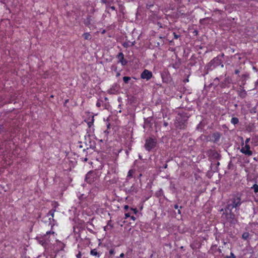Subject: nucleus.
Segmentation results:
<instances>
[{
  "label": "nucleus",
  "instance_id": "f257e3e1",
  "mask_svg": "<svg viewBox=\"0 0 258 258\" xmlns=\"http://www.w3.org/2000/svg\"><path fill=\"white\" fill-rule=\"evenodd\" d=\"M56 234L54 232L48 231L43 236L37 237V240L44 247L52 244L53 241H56L59 244H61L60 241L56 240Z\"/></svg>",
  "mask_w": 258,
  "mask_h": 258
},
{
  "label": "nucleus",
  "instance_id": "f03ea898",
  "mask_svg": "<svg viewBox=\"0 0 258 258\" xmlns=\"http://www.w3.org/2000/svg\"><path fill=\"white\" fill-rule=\"evenodd\" d=\"M241 205L240 197L238 195H234L228 201L226 211L227 213L229 211L231 213L232 209L236 208Z\"/></svg>",
  "mask_w": 258,
  "mask_h": 258
},
{
  "label": "nucleus",
  "instance_id": "7ed1b4c3",
  "mask_svg": "<svg viewBox=\"0 0 258 258\" xmlns=\"http://www.w3.org/2000/svg\"><path fill=\"white\" fill-rule=\"evenodd\" d=\"M97 177L95 171H90L86 175V181L91 184L97 179Z\"/></svg>",
  "mask_w": 258,
  "mask_h": 258
},
{
  "label": "nucleus",
  "instance_id": "20e7f679",
  "mask_svg": "<svg viewBox=\"0 0 258 258\" xmlns=\"http://www.w3.org/2000/svg\"><path fill=\"white\" fill-rule=\"evenodd\" d=\"M241 146L242 147L241 149H240V152L248 156L252 155V152L250 150V146L249 145H244V143H242Z\"/></svg>",
  "mask_w": 258,
  "mask_h": 258
},
{
  "label": "nucleus",
  "instance_id": "39448f33",
  "mask_svg": "<svg viewBox=\"0 0 258 258\" xmlns=\"http://www.w3.org/2000/svg\"><path fill=\"white\" fill-rule=\"evenodd\" d=\"M156 145V141L154 139L150 138L147 139L145 145L147 150L150 151L153 149Z\"/></svg>",
  "mask_w": 258,
  "mask_h": 258
},
{
  "label": "nucleus",
  "instance_id": "423d86ee",
  "mask_svg": "<svg viewBox=\"0 0 258 258\" xmlns=\"http://www.w3.org/2000/svg\"><path fill=\"white\" fill-rule=\"evenodd\" d=\"M153 76L152 73L148 70H145L141 74V77L147 81L150 80Z\"/></svg>",
  "mask_w": 258,
  "mask_h": 258
},
{
  "label": "nucleus",
  "instance_id": "0eeeda50",
  "mask_svg": "<svg viewBox=\"0 0 258 258\" xmlns=\"http://www.w3.org/2000/svg\"><path fill=\"white\" fill-rule=\"evenodd\" d=\"M117 58L119 60V62L121 63L122 66H124L126 64V61L124 59V55L122 52H120L117 55Z\"/></svg>",
  "mask_w": 258,
  "mask_h": 258
},
{
  "label": "nucleus",
  "instance_id": "6e6552de",
  "mask_svg": "<svg viewBox=\"0 0 258 258\" xmlns=\"http://www.w3.org/2000/svg\"><path fill=\"white\" fill-rule=\"evenodd\" d=\"M90 254L97 257H99L100 256V254L97 251L96 249L91 250L90 251Z\"/></svg>",
  "mask_w": 258,
  "mask_h": 258
},
{
  "label": "nucleus",
  "instance_id": "1a4fd4ad",
  "mask_svg": "<svg viewBox=\"0 0 258 258\" xmlns=\"http://www.w3.org/2000/svg\"><path fill=\"white\" fill-rule=\"evenodd\" d=\"M83 36L84 38V39L86 40H90L91 38V35L89 33H84Z\"/></svg>",
  "mask_w": 258,
  "mask_h": 258
},
{
  "label": "nucleus",
  "instance_id": "9d476101",
  "mask_svg": "<svg viewBox=\"0 0 258 258\" xmlns=\"http://www.w3.org/2000/svg\"><path fill=\"white\" fill-rule=\"evenodd\" d=\"M239 122L238 119L236 117H232L231 120V122L233 124H237Z\"/></svg>",
  "mask_w": 258,
  "mask_h": 258
},
{
  "label": "nucleus",
  "instance_id": "9b49d317",
  "mask_svg": "<svg viewBox=\"0 0 258 258\" xmlns=\"http://www.w3.org/2000/svg\"><path fill=\"white\" fill-rule=\"evenodd\" d=\"M249 236V234L248 232H244L243 233L242 235V237L244 240H247Z\"/></svg>",
  "mask_w": 258,
  "mask_h": 258
},
{
  "label": "nucleus",
  "instance_id": "f8f14e48",
  "mask_svg": "<svg viewBox=\"0 0 258 258\" xmlns=\"http://www.w3.org/2000/svg\"><path fill=\"white\" fill-rule=\"evenodd\" d=\"M254 190V191L256 193L258 192V185L257 184H255L251 187Z\"/></svg>",
  "mask_w": 258,
  "mask_h": 258
},
{
  "label": "nucleus",
  "instance_id": "ddd939ff",
  "mask_svg": "<svg viewBox=\"0 0 258 258\" xmlns=\"http://www.w3.org/2000/svg\"><path fill=\"white\" fill-rule=\"evenodd\" d=\"M133 174H134V171L133 170H130L128 172L127 177H132Z\"/></svg>",
  "mask_w": 258,
  "mask_h": 258
},
{
  "label": "nucleus",
  "instance_id": "4468645a",
  "mask_svg": "<svg viewBox=\"0 0 258 258\" xmlns=\"http://www.w3.org/2000/svg\"><path fill=\"white\" fill-rule=\"evenodd\" d=\"M130 80L131 78L129 77H124L123 78V80L125 83H127Z\"/></svg>",
  "mask_w": 258,
  "mask_h": 258
},
{
  "label": "nucleus",
  "instance_id": "2eb2a0df",
  "mask_svg": "<svg viewBox=\"0 0 258 258\" xmlns=\"http://www.w3.org/2000/svg\"><path fill=\"white\" fill-rule=\"evenodd\" d=\"M111 228H110L109 227V223H108L107 225L104 227V229L105 231H107V230H109Z\"/></svg>",
  "mask_w": 258,
  "mask_h": 258
},
{
  "label": "nucleus",
  "instance_id": "dca6fc26",
  "mask_svg": "<svg viewBox=\"0 0 258 258\" xmlns=\"http://www.w3.org/2000/svg\"><path fill=\"white\" fill-rule=\"evenodd\" d=\"M250 141V138H247L245 141V144L244 145H248V143Z\"/></svg>",
  "mask_w": 258,
  "mask_h": 258
},
{
  "label": "nucleus",
  "instance_id": "f3484780",
  "mask_svg": "<svg viewBox=\"0 0 258 258\" xmlns=\"http://www.w3.org/2000/svg\"><path fill=\"white\" fill-rule=\"evenodd\" d=\"M109 253L110 254H112V255L114 254L115 253L114 250V249H110L109 250Z\"/></svg>",
  "mask_w": 258,
  "mask_h": 258
},
{
  "label": "nucleus",
  "instance_id": "a211bd4d",
  "mask_svg": "<svg viewBox=\"0 0 258 258\" xmlns=\"http://www.w3.org/2000/svg\"><path fill=\"white\" fill-rule=\"evenodd\" d=\"M228 258H235L234 254L233 253H230V255L228 257Z\"/></svg>",
  "mask_w": 258,
  "mask_h": 258
},
{
  "label": "nucleus",
  "instance_id": "6ab92c4d",
  "mask_svg": "<svg viewBox=\"0 0 258 258\" xmlns=\"http://www.w3.org/2000/svg\"><path fill=\"white\" fill-rule=\"evenodd\" d=\"M131 217V215H130V213H125V218L126 219L128 217Z\"/></svg>",
  "mask_w": 258,
  "mask_h": 258
},
{
  "label": "nucleus",
  "instance_id": "aec40b11",
  "mask_svg": "<svg viewBox=\"0 0 258 258\" xmlns=\"http://www.w3.org/2000/svg\"><path fill=\"white\" fill-rule=\"evenodd\" d=\"M179 37V35H177V34H176L175 33H174V38L176 39H177V38H178Z\"/></svg>",
  "mask_w": 258,
  "mask_h": 258
},
{
  "label": "nucleus",
  "instance_id": "412c9836",
  "mask_svg": "<svg viewBox=\"0 0 258 258\" xmlns=\"http://www.w3.org/2000/svg\"><path fill=\"white\" fill-rule=\"evenodd\" d=\"M38 258H47L45 255H40Z\"/></svg>",
  "mask_w": 258,
  "mask_h": 258
},
{
  "label": "nucleus",
  "instance_id": "4be33fe9",
  "mask_svg": "<svg viewBox=\"0 0 258 258\" xmlns=\"http://www.w3.org/2000/svg\"><path fill=\"white\" fill-rule=\"evenodd\" d=\"M108 223H109V227L111 228L112 227V225L111 224V222L109 221L108 222Z\"/></svg>",
  "mask_w": 258,
  "mask_h": 258
},
{
  "label": "nucleus",
  "instance_id": "5701e85b",
  "mask_svg": "<svg viewBox=\"0 0 258 258\" xmlns=\"http://www.w3.org/2000/svg\"><path fill=\"white\" fill-rule=\"evenodd\" d=\"M92 124H93V121H90L88 123V124L89 127H90Z\"/></svg>",
  "mask_w": 258,
  "mask_h": 258
},
{
  "label": "nucleus",
  "instance_id": "b1692460",
  "mask_svg": "<svg viewBox=\"0 0 258 258\" xmlns=\"http://www.w3.org/2000/svg\"><path fill=\"white\" fill-rule=\"evenodd\" d=\"M124 253H121L120 254V255H119V257H121V258H122V257H124Z\"/></svg>",
  "mask_w": 258,
  "mask_h": 258
},
{
  "label": "nucleus",
  "instance_id": "393cba45",
  "mask_svg": "<svg viewBox=\"0 0 258 258\" xmlns=\"http://www.w3.org/2000/svg\"><path fill=\"white\" fill-rule=\"evenodd\" d=\"M131 218L133 221H135L136 220V218L133 216H131Z\"/></svg>",
  "mask_w": 258,
  "mask_h": 258
},
{
  "label": "nucleus",
  "instance_id": "a878e982",
  "mask_svg": "<svg viewBox=\"0 0 258 258\" xmlns=\"http://www.w3.org/2000/svg\"><path fill=\"white\" fill-rule=\"evenodd\" d=\"M49 214L50 215H51L52 216V217H53V213H51V212H50L49 213Z\"/></svg>",
  "mask_w": 258,
  "mask_h": 258
},
{
  "label": "nucleus",
  "instance_id": "bb28decb",
  "mask_svg": "<svg viewBox=\"0 0 258 258\" xmlns=\"http://www.w3.org/2000/svg\"><path fill=\"white\" fill-rule=\"evenodd\" d=\"M174 208H175V209H177L178 208V206L176 205L174 206Z\"/></svg>",
  "mask_w": 258,
  "mask_h": 258
},
{
  "label": "nucleus",
  "instance_id": "cd10ccee",
  "mask_svg": "<svg viewBox=\"0 0 258 258\" xmlns=\"http://www.w3.org/2000/svg\"><path fill=\"white\" fill-rule=\"evenodd\" d=\"M239 71H238V70H236V71H235V74H238L239 73Z\"/></svg>",
  "mask_w": 258,
  "mask_h": 258
},
{
  "label": "nucleus",
  "instance_id": "c85d7f7f",
  "mask_svg": "<svg viewBox=\"0 0 258 258\" xmlns=\"http://www.w3.org/2000/svg\"><path fill=\"white\" fill-rule=\"evenodd\" d=\"M132 210H133V211H134V213H135V214H136V213H137V210H136V209H132Z\"/></svg>",
  "mask_w": 258,
  "mask_h": 258
},
{
  "label": "nucleus",
  "instance_id": "c756f323",
  "mask_svg": "<svg viewBox=\"0 0 258 258\" xmlns=\"http://www.w3.org/2000/svg\"><path fill=\"white\" fill-rule=\"evenodd\" d=\"M128 208V206L126 205V206H124V209H127Z\"/></svg>",
  "mask_w": 258,
  "mask_h": 258
},
{
  "label": "nucleus",
  "instance_id": "7c9ffc66",
  "mask_svg": "<svg viewBox=\"0 0 258 258\" xmlns=\"http://www.w3.org/2000/svg\"><path fill=\"white\" fill-rule=\"evenodd\" d=\"M231 218H232V219H234V215H231Z\"/></svg>",
  "mask_w": 258,
  "mask_h": 258
},
{
  "label": "nucleus",
  "instance_id": "2f4dec72",
  "mask_svg": "<svg viewBox=\"0 0 258 258\" xmlns=\"http://www.w3.org/2000/svg\"><path fill=\"white\" fill-rule=\"evenodd\" d=\"M167 164H165V165H164V168H167Z\"/></svg>",
  "mask_w": 258,
  "mask_h": 258
},
{
  "label": "nucleus",
  "instance_id": "473e14b6",
  "mask_svg": "<svg viewBox=\"0 0 258 258\" xmlns=\"http://www.w3.org/2000/svg\"><path fill=\"white\" fill-rule=\"evenodd\" d=\"M81 254L80 253L78 254H77V257H79V256H80Z\"/></svg>",
  "mask_w": 258,
  "mask_h": 258
},
{
  "label": "nucleus",
  "instance_id": "72a5a7b5",
  "mask_svg": "<svg viewBox=\"0 0 258 258\" xmlns=\"http://www.w3.org/2000/svg\"><path fill=\"white\" fill-rule=\"evenodd\" d=\"M111 9H112V10H114V9H115V8H114V7H111Z\"/></svg>",
  "mask_w": 258,
  "mask_h": 258
},
{
  "label": "nucleus",
  "instance_id": "f704fd0d",
  "mask_svg": "<svg viewBox=\"0 0 258 258\" xmlns=\"http://www.w3.org/2000/svg\"><path fill=\"white\" fill-rule=\"evenodd\" d=\"M178 213L179 214H180V210H178Z\"/></svg>",
  "mask_w": 258,
  "mask_h": 258
}]
</instances>
